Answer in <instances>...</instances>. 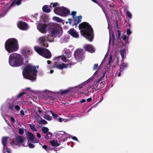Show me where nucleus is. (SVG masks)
Returning <instances> with one entry per match:
<instances>
[{
  "instance_id": "nucleus-1",
  "label": "nucleus",
  "mask_w": 153,
  "mask_h": 153,
  "mask_svg": "<svg viewBox=\"0 0 153 153\" xmlns=\"http://www.w3.org/2000/svg\"><path fill=\"white\" fill-rule=\"evenodd\" d=\"M33 16L36 19L38 18L37 28L41 33H44L46 32L48 28L49 32L52 36L59 37L62 35V29L61 26L56 23H48V16L41 14H35Z\"/></svg>"
},
{
  "instance_id": "nucleus-2",
  "label": "nucleus",
  "mask_w": 153,
  "mask_h": 153,
  "mask_svg": "<svg viewBox=\"0 0 153 153\" xmlns=\"http://www.w3.org/2000/svg\"><path fill=\"white\" fill-rule=\"evenodd\" d=\"M37 71L36 67L30 65H28L25 68L23 71L24 78L33 81L36 79Z\"/></svg>"
},
{
  "instance_id": "nucleus-3",
  "label": "nucleus",
  "mask_w": 153,
  "mask_h": 153,
  "mask_svg": "<svg viewBox=\"0 0 153 153\" xmlns=\"http://www.w3.org/2000/svg\"><path fill=\"white\" fill-rule=\"evenodd\" d=\"M81 30V33L87 39L90 41H92L93 39V30L91 26L87 22H83L80 25Z\"/></svg>"
},
{
  "instance_id": "nucleus-4",
  "label": "nucleus",
  "mask_w": 153,
  "mask_h": 153,
  "mask_svg": "<svg viewBox=\"0 0 153 153\" xmlns=\"http://www.w3.org/2000/svg\"><path fill=\"white\" fill-rule=\"evenodd\" d=\"M64 53L62 57V59L64 62H67V63L57 64L56 62H55L54 67L57 69H62L69 67L71 65L70 61L67 59L71 56V52L69 49L67 48L64 49Z\"/></svg>"
},
{
  "instance_id": "nucleus-5",
  "label": "nucleus",
  "mask_w": 153,
  "mask_h": 153,
  "mask_svg": "<svg viewBox=\"0 0 153 153\" xmlns=\"http://www.w3.org/2000/svg\"><path fill=\"white\" fill-rule=\"evenodd\" d=\"M9 62L10 65L12 66H19L23 65L24 62L23 59L19 54L13 53L9 56Z\"/></svg>"
},
{
  "instance_id": "nucleus-6",
  "label": "nucleus",
  "mask_w": 153,
  "mask_h": 153,
  "mask_svg": "<svg viewBox=\"0 0 153 153\" xmlns=\"http://www.w3.org/2000/svg\"><path fill=\"white\" fill-rule=\"evenodd\" d=\"M5 48L9 53L16 51L19 49L18 41L15 38H10L7 40L5 44Z\"/></svg>"
},
{
  "instance_id": "nucleus-7",
  "label": "nucleus",
  "mask_w": 153,
  "mask_h": 153,
  "mask_svg": "<svg viewBox=\"0 0 153 153\" xmlns=\"http://www.w3.org/2000/svg\"><path fill=\"white\" fill-rule=\"evenodd\" d=\"M34 49L39 55L45 58L49 59L51 56V52L47 49L41 48L38 46H35Z\"/></svg>"
},
{
  "instance_id": "nucleus-8",
  "label": "nucleus",
  "mask_w": 153,
  "mask_h": 153,
  "mask_svg": "<svg viewBox=\"0 0 153 153\" xmlns=\"http://www.w3.org/2000/svg\"><path fill=\"white\" fill-rule=\"evenodd\" d=\"M54 13L56 14L61 16H66L69 13V10L65 7L62 6L54 8Z\"/></svg>"
},
{
  "instance_id": "nucleus-9",
  "label": "nucleus",
  "mask_w": 153,
  "mask_h": 153,
  "mask_svg": "<svg viewBox=\"0 0 153 153\" xmlns=\"http://www.w3.org/2000/svg\"><path fill=\"white\" fill-rule=\"evenodd\" d=\"M84 52L82 49H78L74 52V56L77 62L83 59Z\"/></svg>"
},
{
  "instance_id": "nucleus-10",
  "label": "nucleus",
  "mask_w": 153,
  "mask_h": 153,
  "mask_svg": "<svg viewBox=\"0 0 153 153\" xmlns=\"http://www.w3.org/2000/svg\"><path fill=\"white\" fill-rule=\"evenodd\" d=\"M41 113V111L39 110L38 107L35 108V114L34 116L39 122V123L40 124H45L47 123V122L44 119H41V118L39 116Z\"/></svg>"
},
{
  "instance_id": "nucleus-11",
  "label": "nucleus",
  "mask_w": 153,
  "mask_h": 153,
  "mask_svg": "<svg viewBox=\"0 0 153 153\" xmlns=\"http://www.w3.org/2000/svg\"><path fill=\"white\" fill-rule=\"evenodd\" d=\"M38 40L39 43L46 47H47L48 46V44L47 43L48 41L51 42L49 39L48 37L47 36L39 37Z\"/></svg>"
},
{
  "instance_id": "nucleus-12",
  "label": "nucleus",
  "mask_w": 153,
  "mask_h": 153,
  "mask_svg": "<svg viewBox=\"0 0 153 153\" xmlns=\"http://www.w3.org/2000/svg\"><path fill=\"white\" fill-rule=\"evenodd\" d=\"M16 139L18 144L22 143V146H27V144L25 142L26 138L25 137L18 136L16 137Z\"/></svg>"
},
{
  "instance_id": "nucleus-13",
  "label": "nucleus",
  "mask_w": 153,
  "mask_h": 153,
  "mask_svg": "<svg viewBox=\"0 0 153 153\" xmlns=\"http://www.w3.org/2000/svg\"><path fill=\"white\" fill-rule=\"evenodd\" d=\"M17 26L18 28L20 29L25 30L29 28L25 22L19 21L17 23Z\"/></svg>"
},
{
  "instance_id": "nucleus-14",
  "label": "nucleus",
  "mask_w": 153,
  "mask_h": 153,
  "mask_svg": "<svg viewBox=\"0 0 153 153\" xmlns=\"http://www.w3.org/2000/svg\"><path fill=\"white\" fill-rule=\"evenodd\" d=\"M84 48L86 51L90 52L92 53L94 51V49L91 45L86 44L84 46Z\"/></svg>"
},
{
  "instance_id": "nucleus-15",
  "label": "nucleus",
  "mask_w": 153,
  "mask_h": 153,
  "mask_svg": "<svg viewBox=\"0 0 153 153\" xmlns=\"http://www.w3.org/2000/svg\"><path fill=\"white\" fill-rule=\"evenodd\" d=\"M68 33L74 37L77 38L79 37V34L74 29H71L68 31Z\"/></svg>"
},
{
  "instance_id": "nucleus-16",
  "label": "nucleus",
  "mask_w": 153,
  "mask_h": 153,
  "mask_svg": "<svg viewBox=\"0 0 153 153\" xmlns=\"http://www.w3.org/2000/svg\"><path fill=\"white\" fill-rule=\"evenodd\" d=\"M52 4L49 6L47 5L44 6L42 7V10L43 11L46 13L50 12L52 9Z\"/></svg>"
},
{
  "instance_id": "nucleus-17",
  "label": "nucleus",
  "mask_w": 153,
  "mask_h": 153,
  "mask_svg": "<svg viewBox=\"0 0 153 153\" xmlns=\"http://www.w3.org/2000/svg\"><path fill=\"white\" fill-rule=\"evenodd\" d=\"M26 134L28 140L31 141H32L35 137L34 135L28 131L26 132Z\"/></svg>"
},
{
  "instance_id": "nucleus-18",
  "label": "nucleus",
  "mask_w": 153,
  "mask_h": 153,
  "mask_svg": "<svg viewBox=\"0 0 153 153\" xmlns=\"http://www.w3.org/2000/svg\"><path fill=\"white\" fill-rule=\"evenodd\" d=\"M22 0H14L12 2L11 4H10V7H11L14 5H19L21 4V1Z\"/></svg>"
},
{
  "instance_id": "nucleus-19",
  "label": "nucleus",
  "mask_w": 153,
  "mask_h": 153,
  "mask_svg": "<svg viewBox=\"0 0 153 153\" xmlns=\"http://www.w3.org/2000/svg\"><path fill=\"white\" fill-rule=\"evenodd\" d=\"M82 17L81 16H78L77 17H74V25H76L78 24L81 22V19Z\"/></svg>"
},
{
  "instance_id": "nucleus-20",
  "label": "nucleus",
  "mask_w": 153,
  "mask_h": 153,
  "mask_svg": "<svg viewBox=\"0 0 153 153\" xmlns=\"http://www.w3.org/2000/svg\"><path fill=\"white\" fill-rule=\"evenodd\" d=\"M53 21L59 23H62L63 24H64V20L61 19L56 16H54L53 18Z\"/></svg>"
},
{
  "instance_id": "nucleus-21",
  "label": "nucleus",
  "mask_w": 153,
  "mask_h": 153,
  "mask_svg": "<svg viewBox=\"0 0 153 153\" xmlns=\"http://www.w3.org/2000/svg\"><path fill=\"white\" fill-rule=\"evenodd\" d=\"M9 138L7 137H3L2 138V143L4 147H5L6 146L7 140Z\"/></svg>"
},
{
  "instance_id": "nucleus-22",
  "label": "nucleus",
  "mask_w": 153,
  "mask_h": 153,
  "mask_svg": "<svg viewBox=\"0 0 153 153\" xmlns=\"http://www.w3.org/2000/svg\"><path fill=\"white\" fill-rule=\"evenodd\" d=\"M50 142L51 146H58L60 145V144L58 143L57 140H54Z\"/></svg>"
},
{
  "instance_id": "nucleus-23",
  "label": "nucleus",
  "mask_w": 153,
  "mask_h": 153,
  "mask_svg": "<svg viewBox=\"0 0 153 153\" xmlns=\"http://www.w3.org/2000/svg\"><path fill=\"white\" fill-rule=\"evenodd\" d=\"M128 66V65L126 63H123L120 66V72H122L124 69L126 68Z\"/></svg>"
},
{
  "instance_id": "nucleus-24",
  "label": "nucleus",
  "mask_w": 153,
  "mask_h": 153,
  "mask_svg": "<svg viewBox=\"0 0 153 153\" xmlns=\"http://www.w3.org/2000/svg\"><path fill=\"white\" fill-rule=\"evenodd\" d=\"M127 52V51L124 49H122L120 50V54L123 59L126 56Z\"/></svg>"
},
{
  "instance_id": "nucleus-25",
  "label": "nucleus",
  "mask_w": 153,
  "mask_h": 153,
  "mask_svg": "<svg viewBox=\"0 0 153 153\" xmlns=\"http://www.w3.org/2000/svg\"><path fill=\"white\" fill-rule=\"evenodd\" d=\"M64 134H65V132H64L63 131H59L57 133L56 136L58 137H60L63 138V135Z\"/></svg>"
},
{
  "instance_id": "nucleus-26",
  "label": "nucleus",
  "mask_w": 153,
  "mask_h": 153,
  "mask_svg": "<svg viewBox=\"0 0 153 153\" xmlns=\"http://www.w3.org/2000/svg\"><path fill=\"white\" fill-rule=\"evenodd\" d=\"M42 146V148L45 149L46 151L48 152L49 151L51 150V149L50 147L49 146H48L46 145H42L40 143H39Z\"/></svg>"
},
{
  "instance_id": "nucleus-27",
  "label": "nucleus",
  "mask_w": 153,
  "mask_h": 153,
  "mask_svg": "<svg viewBox=\"0 0 153 153\" xmlns=\"http://www.w3.org/2000/svg\"><path fill=\"white\" fill-rule=\"evenodd\" d=\"M52 136V134L51 132H48L45 136V141H47L48 139Z\"/></svg>"
},
{
  "instance_id": "nucleus-28",
  "label": "nucleus",
  "mask_w": 153,
  "mask_h": 153,
  "mask_svg": "<svg viewBox=\"0 0 153 153\" xmlns=\"http://www.w3.org/2000/svg\"><path fill=\"white\" fill-rule=\"evenodd\" d=\"M3 153H10L11 152V150L10 149L5 148V147H3Z\"/></svg>"
},
{
  "instance_id": "nucleus-29",
  "label": "nucleus",
  "mask_w": 153,
  "mask_h": 153,
  "mask_svg": "<svg viewBox=\"0 0 153 153\" xmlns=\"http://www.w3.org/2000/svg\"><path fill=\"white\" fill-rule=\"evenodd\" d=\"M70 135L69 134L65 133V134H64V135H63V140L64 141L66 140L68 137H70Z\"/></svg>"
},
{
  "instance_id": "nucleus-30",
  "label": "nucleus",
  "mask_w": 153,
  "mask_h": 153,
  "mask_svg": "<svg viewBox=\"0 0 153 153\" xmlns=\"http://www.w3.org/2000/svg\"><path fill=\"white\" fill-rule=\"evenodd\" d=\"M44 117L45 119L49 121L51 120L52 119L51 117L48 115H45Z\"/></svg>"
},
{
  "instance_id": "nucleus-31",
  "label": "nucleus",
  "mask_w": 153,
  "mask_h": 153,
  "mask_svg": "<svg viewBox=\"0 0 153 153\" xmlns=\"http://www.w3.org/2000/svg\"><path fill=\"white\" fill-rule=\"evenodd\" d=\"M30 128L33 131H36V129L35 128V125L33 124H30L29 125Z\"/></svg>"
},
{
  "instance_id": "nucleus-32",
  "label": "nucleus",
  "mask_w": 153,
  "mask_h": 153,
  "mask_svg": "<svg viewBox=\"0 0 153 153\" xmlns=\"http://www.w3.org/2000/svg\"><path fill=\"white\" fill-rule=\"evenodd\" d=\"M113 62V60L112 59V56L110 55L109 56V60L108 63V64L111 65Z\"/></svg>"
},
{
  "instance_id": "nucleus-33",
  "label": "nucleus",
  "mask_w": 153,
  "mask_h": 153,
  "mask_svg": "<svg viewBox=\"0 0 153 153\" xmlns=\"http://www.w3.org/2000/svg\"><path fill=\"white\" fill-rule=\"evenodd\" d=\"M42 130L44 133H46L48 131L49 129L47 128L44 127L42 128Z\"/></svg>"
},
{
  "instance_id": "nucleus-34",
  "label": "nucleus",
  "mask_w": 153,
  "mask_h": 153,
  "mask_svg": "<svg viewBox=\"0 0 153 153\" xmlns=\"http://www.w3.org/2000/svg\"><path fill=\"white\" fill-rule=\"evenodd\" d=\"M126 15L127 16L130 18H131L132 17V15L128 11H126Z\"/></svg>"
},
{
  "instance_id": "nucleus-35",
  "label": "nucleus",
  "mask_w": 153,
  "mask_h": 153,
  "mask_svg": "<svg viewBox=\"0 0 153 153\" xmlns=\"http://www.w3.org/2000/svg\"><path fill=\"white\" fill-rule=\"evenodd\" d=\"M30 52V51L29 50L26 51L25 49L22 50V53L23 54H27L29 53Z\"/></svg>"
},
{
  "instance_id": "nucleus-36",
  "label": "nucleus",
  "mask_w": 153,
  "mask_h": 153,
  "mask_svg": "<svg viewBox=\"0 0 153 153\" xmlns=\"http://www.w3.org/2000/svg\"><path fill=\"white\" fill-rule=\"evenodd\" d=\"M24 132V129L23 128H20L19 129V134H23Z\"/></svg>"
},
{
  "instance_id": "nucleus-37",
  "label": "nucleus",
  "mask_w": 153,
  "mask_h": 153,
  "mask_svg": "<svg viewBox=\"0 0 153 153\" xmlns=\"http://www.w3.org/2000/svg\"><path fill=\"white\" fill-rule=\"evenodd\" d=\"M122 39L124 40L126 42L128 43V39L126 35H124Z\"/></svg>"
},
{
  "instance_id": "nucleus-38",
  "label": "nucleus",
  "mask_w": 153,
  "mask_h": 153,
  "mask_svg": "<svg viewBox=\"0 0 153 153\" xmlns=\"http://www.w3.org/2000/svg\"><path fill=\"white\" fill-rule=\"evenodd\" d=\"M58 4L57 3H54L52 4V7L55 8L57 7V6H59Z\"/></svg>"
},
{
  "instance_id": "nucleus-39",
  "label": "nucleus",
  "mask_w": 153,
  "mask_h": 153,
  "mask_svg": "<svg viewBox=\"0 0 153 153\" xmlns=\"http://www.w3.org/2000/svg\"><path fill=\"white\" fill-rule=\"evenodd\" d=\"M31 142L33 143H37L39 142V140H37L36 138H35L34 137L33 140L31 141Z\"/></svg>"
},
{
  "instance_id": "nucleus-40",
  "label": "nucleus",
  "mask_w": 153,
  "mask_h": 153,
  "mask_svg": "<svg viewBox=\"0 0 153 153\" xmlns=\"http://www.w3.org/2000/svg\"><path fill=\"white\" fill-rule=\"evenodd\" d=\"M14 107L15 109L17 111H19L20 109V107L18 105H14Z\"/></svg>"
},
{
  "instance_id": "nucleus-41",
  "label": "nucleus",
  "mask_w": 153,
  "mask_h": 153,
  "mask_svg": "<svg viewBox=\"0 0 153 153\" xmlns=\"http://www.w3.org/2000/svg\"><path fill=\"white\" fill-rule=\"evenodd\" d=\"M76 12L75 11H73L71 12V15L72 16L73 18L75 17V16H76Z\"/></svg>"
},
{
  "instance_id": "nucleus-42",
  "label": "nucleus",
  "mask_w": 153,
  "mask_h": 153,
  "mask_svg": "<svg viewBox=\"0 0 153 153\" xmlns=\"http://www.w3.org/2000/svg\"><path fill=\"white\" fill-rule=\"evenodd\" d=\"M28 145L29 147L30 148H33L34 147V146L33 144L30 143H29Z\"/></svg>"
},
{
  "instance_id": "nucleus-43",
  "label": "nucleus",
  "mask_w": 153,
  "mask_h": 153,
  "mask_svg": "<svg viewBox=\"0 0 153 153\" xmlns=\"http://www.w3.org/2000/svg\"><path fill=\"white\" fill-rule=\"evenodd\" d=\"M85 83H82V84L79 85L78 86V87L79 88H82V87L83 86L85 85Z\"/></svg>"
},
{
  "instance_id": "nucleus-44",
  "label": "nucleus",
  "mask_w": 153,
  "mask_h": 153,
  "mask_svg": "<svg viewBox=\"0 0 153 153\" xmlns=\"http://www.w3.org/2000/svg\"><path fill=\"white\" fill-rule=\"evenodd\" d=\"M43 92H45L48 93L49 94H50L52 92L49 91L47 90H45L43 91Z\"/></svg>"
},
{
  "instance_id": "nucleus-45",
  "label": "nucleus",
  "mask_w": 153,
  "mask_h": 153,
  "mask_svg": "<svg viewBox=\"0 0 153 153\" xmlns=\"http://www.w3.org/2000/svg\"><path fill=\"white\" fill-rule=\"evenodd\" d=\"M25 94V92H21L20 93L18 96V97H20L22 95H23L24 94Z\"/></svg>"
},
{
  "instance_id": "nucleus-46",
  "label": "nucleus",
  "mask_w": 153,
  "mask_h": 153,
  "mask_svg": "<svg viewBox=\"0 0 153 153\" xmlns=\"http://www.w3.org/2000/svg\"><path fill=\"white\" fill-rule=\"evenodd\" d=\"M131 31L128 29H127V34L128 35L131 34Z\"/></svg>"
},
{
  "instance_id": "nucleus-47",
  "label": "nucleus",
  "mask_w": 153,
  "mask_h": 153,
  "mask_svg": "<svg viewBox=\"0 0 153 153\" xmlns=\"http://www.w3.org/2000/svg\"><path fill=\"white\" fill-rule=\"evenodd\" d=\"M10 120L13 123H14L15 122V119L12 117H10Z\"/></svg>"
},
{
  "instance_id": "nucleus-48",
  "label": "nucleus",
  "mask_w": 153,
  "mask_h": 153,
  "mask_svg": "<svg viewBox=\"0 0 153 153\" xmlns=\"http://www.w3.org/2000/svg\"><path fill=\"white\" fill-rule=\"evenodd\" d=\"M105 72H104L103 73L102 76L100 78V80H98V82L100 81L104 77V76H105Z\"/></svg>"
},
{
  "instance_id": "nucleus-49",
  "label": "nucleus",
  "mask_w": 153,
  "mask_h": 153,
  "mask_svg": "<svg viewBox=\"0 0 153 153\" xmlns=\"http://www.w3.org/2000/svg\"><path fill=\"white\" fill-rule=\"evenodd\" d=\"M98 65L97 64H95L94 65V67H93L94 70H95L96 69H97V68H98Z\"/></svg>"
},
{
  "instance_id": "nucleus-50",
  "label": "nucleus",
  "mask_w": 153,
  "mask_h": 153,
  "mask_svg": "<svg viewBox=\"0 0 153 153\" xmlns=\"http://www.w3.org/2000/svg\"><path fill=\"white\" fill-rule=\"evenodd\" d=\"M51 113L53 116L55 118H56L57 117L58 115L57 114H54V113H53L52 112H51Z\"/></svg>"
},
{
  "instance_id": "nucleus-51",
  "label": "nucleus",
  "mask_w": 153,
  "mask_h": 153,
  "mask_svg": "<svg viewBox=\"0 0 153 153\" xmlns=\"http://www.w3.org/2000/svg\"><path fill=\"white\" fill-rule=\"evenodd\" d=\"M114 37L113 36V35L112 34V38L111 37V36L110 35V38H109V44H110V43L111 42V40L112 39H114Z\"/></svg>"
},
{
  "instance_id": "nucleus-52",
  "label": "nucleus",
  "mask_w": 153,
  "mask_h": 153,
  "mask_svg": "<svg viewBox=\"0 0 153 153\" xmlns=\"http://www.w3.org/2000/svg\"><path fill=\"white\" fill-rule=\"evenodd\" d=\"M9 108L11 110H13V105H10L9 106Z\"/></svg>"
},
{
  "instance_id": "nucleus-53",
  "label": "nucleus",
  "mask_w": 153,
  "mask_h": 153,
  "mask_svg": "<svg viewBox=\"0 0 153 153\" xmlns=\"http://www.w3.org/2000/svg\"><path fill=\"white\" fill-rule=\"evenodd\" d=\"M70 120V119H63V121H64V122H68V121H69V120Z\"/></svg>"
},
{
  "instance_id": "nucleus-54",
  "label": "nucleus",
  "mask_w": 153,
  "mask_h": 153,
  "mask_svg": "<svg viewBox=\"0 0 153 153\" xmlns=\"http://www.w3.org/2000/svg\"><path fill=\"white\" fill-rule=\"evenodd\" d=\"M20 113L21 115L22 116H23L25 115L24 112L23 111H21L20 112Z\"/></svg>"
},
{
  "instance_id": "nucleus-55",
  "label": "nucleus",
  "mask_w": 153,
  "mask_h": 153,
  "mask_svg": "<svg viewBox=\"0 0 153 153\" xmlns=\"http://www.w3.org/2000/svg\"><path fill=\"white\" fill-rule=\"evenodd\" d=\"M72 139L74 140H76L77 141H78V140L77 138L75 137H72Z\"/></svg>"
},
{
  "instance_id": "nucleus-56",
  "label": "nucleus",
  "mask_w": 153,
  "mask_h": 153,
  "mask_svg": "<svg viewBox=\"0 0 153 153\" xmlns=\"http://www.w3.org/2000/svg\"><path fill=\"white\" fill-rule=\"evenodd\" d=\"M58 120V121L60 122L63 121V118L60 117L59 118Z\"/></svg>"
},
{
  "instance_id": "nucleus-57",
  "label": "nucleus",
  "mask_w": 153,
  "mask_h": 153,
  "mask_svg": "<svg viewBox=\"0 0 153 153\" xmlns=\"http://www.w3.org/2000/svg\"><path fill=\"white\" fill-rule=\"evenodd\" d=\"M37 136L38 138H40L41 137V135L40 134H39L38 133H37Z\"/></svg>"
},
{
  "instance_id": "nucleus-58",
  "label": "nucleus",
  "mask_w": 153,
  "mask_h": 153,
  "mask_svg": "<svg viewBox=\"0 0 153 153\" xmlns=\"http://www.w3.org/2000/svg\"><path fill=\"white\" fill-rule=\"evenodd\" d=\"M87 101L88 102H89L91 101L92 100V98H89L87 100Z\"/></svg>"
},
{
  "instance_id": "nucleus-59",
  "label": "nucleus",
  "mask_w": 153,
  "mask_h": 153,
  "mask_svg": "<svg viewBox=\"0 0 153 153\" xmlns=\"http://www.w3.org/2000/svg\"><path fill=\"white\" fill-rule=\"evenodd\" d=\"M85 99H83L80 101V102L81 103H84L85 102Z\"/></svg>"
},
{
  "instance_id": "nucleus-60",
  "label": "nucleus",
  "mask_w": 153,
  "mask_h": 153,
  "mask_svg": "<svg viewBox=\"0 0 153 153\" xmlns=\"http://www.w3.org/2000/svg\"><path fill=\"white\" fill-rule=\"evenodd\" d=\"M68 21L70 25H71V20L69 19H68Z\"/></svg>"
},
{
  "instance_id": "nucleus-61",
  "label": "nucleus",
  "mask_w": 153,
  "mask_h": 153,
  "mask_svg": "<svg viewBox=\"0 0 153 153\" xmlns=\"http://www.w3.org/2000/svg\"><path fill=\"white\" fill-rule=\"evenodd\" d=\"M118 37H120V32L119 30H118Z\"/></svg>"
},
{
  "instance_id": "nucleus-62",
  "label": "nucleus",
  "mask_w": 153,
  "mask_h": 153,
  "mask_svg": "<svg viewBox=\"0 0 153 153\" xmlns=\"http://www.w3.org/2000/svg\"><path fill=\"white\" fill-rule=\"evenodd\" d=\"M26 89L27 90H28L29 91H31V89L30 88H26Z\"/></svg>"
},
{
  "instance_id": "nucleus-63",
  "label": "nucleus",
  "mask_w": 153,
  "mask_h": 153,
  "mask_svg": "<svg viewBox=\"0 0 153 153\" xmlns=\"http://www.w3.org/2000/svg\"><path fill=\"white\" fill-rule=\"evenodd\" d=\"M68 90H65V91L64 92H63V93H66L67 92H68Z\"/></svg>"
},
{
  "instance_id": "nucleus-64",
  "label": "nucleus",
  "mask_w": 153,
  "mask_h": 153,
  "mask_svg": "<svg viewBox=\"0 0 153 153\" xmlns=\"http://www.w3.org/2000/svg\"><path fill=\"white\" fill-rule=\"evenodd\" d=\"M47 63L48 64H50L51 63V62L49 60H48L47 61Z\"/></svg>"
}]
</instances>
